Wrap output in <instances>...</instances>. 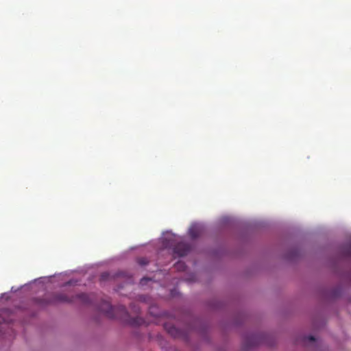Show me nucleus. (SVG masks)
Returning a JSON list of instances; mask_svg holds the SVG:
<instances>
[{"mask_svg": "<svg viewBox=\"0 0 351 351\" xmlns=\"http://www.w3.org/2000/svg\"><path fill=\"white\" fill-rule=\"evenodd\" d=\"M79 300L83 304H88L91 303V298L89 295L86 293H80L75 296L69 297L64 293H54L48 300V303H73L76 300Z\"/></svg>", "mask_w": 351, "mask_h": 351, "instance_id": "f257e3e1", "label": "nucleus"}, {"mask_svg": "<svg viewBox=\"0 0 351 351\" xmlns=\"http://www.w3.org/2000/svg\"><path fill=\"white\" fill-rule=\"evenodd\" d=\"M191 250L189 244L184 242H178L173 247V253L178 256H186Z\"/></svg>", "mask_w": 351, "mask_h": 351, "instance_id": "f03ea898", "label": "nucleus"}, {"mask_svg": "<svg viewBox=\"0 0 351 351\" xmlns=\"http://www.w3.org/2000/svg\"><path fill=\"white\" fill-rule=\"evenodd\" d=\"M99 310L105 313L108 317L112 318L114 316V308L108 302H104L99 307Z\"/></svg>", "mask_w": 351, "mask_h": 351, "instance_id": "7ed1b4c3", "label": "nucleus"}, {"mask_svg": "<svg viewBox=\"0 0 351 351\" xmlns=\"http://www.w3.org/2000/svg\"><path fill=\"white\" fill-rule=\"evenodd\" d=\"M200 234V228L197 225H193L189 230V234L191 237L197 238Z\"/></svg>", "mask_w": 351, "mask_h": 351, "instance_id": "20e7f679", "label": "nucleus"}, {"mask_svg": "<svg viewBox=\"0 0 351 351\" xmlns=\"http://www.w3.org/2000/svg\"><path fill=\"white\" fill-rule=\"evenodd\" d=\"M343 253L346 257L351 258V242L343 247Z\"/></svg>", "mask_w": 351, "mask_h": 351, "instance_id": "39448f33", "label": "nucleus"}, {"mask_svg": "<svg viewBox=\"0 0 351 351\" xmlns=\"http://www.w3.org/2000/svg\"><path fill=\"white\" fill-rule=\"evenodd\" d=\"M174 267L177 270L184 271L186 269V265L184 262L178 261L174 265Z\"/></svg>", "mask_w": 351, "mask_h": 351, "instance_id": "423d86ee", "label": "nucleus"}, {"mask_svg": "<svg viewBox=\"0 0 351 351\" xmlns=\"http://www.w3.org/2000/svg\"><path fill=\"white\" fill-rule=\"evenodd\" d=\"M143 322V320L138 317L133 318L130 321V324L134 326L141 325Z\"/></svg>", "mask_w": 351, "mask_h": 351, "instance_id": "0eeeda50", "label": "nucleus"}, {"mask_svg": "<svg viewBox=\"0 0 351 351\" xmlns=\"http://www.w3.org/2000/svg\"><path fill=\"white\" fill-rule=\"evenodd\" d=\"M137 261L138 263L142 266L146 265L148 263V261L146 258H139Z\"/></svg>", "mask_w": 351, "mask_h": 351, "instance_id": "6e6552de", "label": "nucleus"}, {"mask_svg": "<svg viewBox=\"0 0 351 351\" xmlns=\"http://www.w3.org/2000/svg\"><path fill=\"white\" fill-rule=\"evenodd\" d=\"M149 280H150V278H142V279L141 280L140 284H141V285H145V283L147 281H149Z\"/></svg>", "mask_w": 351, "mask_h": 351, "instance_id": "1a4fd4ad", "label": "nucleus"}, {"mask_svg": "<svg viewBox=\"0 0 351 351\" xmlns=\"http://www.w3.org/2000/svg\"><path fill=\"white\" fill-rule=\"evenodd\" d=\"M308 339L310 341H314L315 339V337L312 335H310L308 337Z\"/></svg>", "mask_w": 351, "mask_h": 351, "instance_id": "9d476101", "label": "nucleus"}, {"mask_svg": "<svg viewBox=\"0 0 351 351\" xmlns=\"http://www.w3.org/2000/svg\"><path fill=\"white\" fill-rule=\"evenodd\" d=\"M121 311H122L123 312H124V313H127V311H126V308H125V306H121Z\"/></svg>", "mask_w": 351, "mask_h": 351, "instance_id": "9b49d317", "label": "nucleus"}, {"mask_svg": "<svg viewBox=\"0 0 351 351\" xmlns=\"http://www.w3.org/2000/svg\"><path fill=\"white\" fill-rule=\"evenodd\" d=\"M106 273H104V274H102L101 277H102V278H104V277L106 276Z\"/></svg>", "mask_w": 351, "mask_h": 351, "instance_id": "f8f14e48", "label": "nucleus"}]
</instances>
